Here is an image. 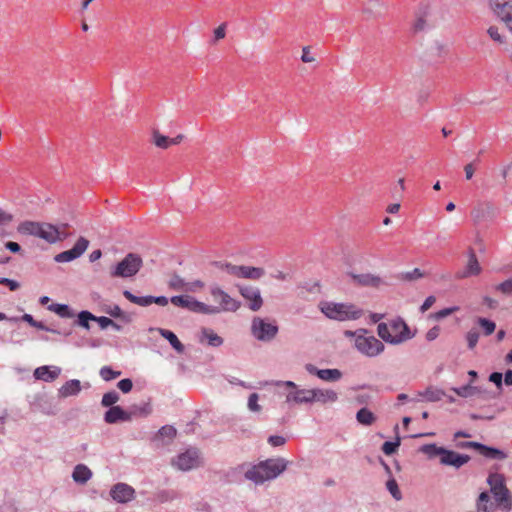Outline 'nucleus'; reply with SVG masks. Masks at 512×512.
I'll return each instance as SVG.
<instances>
[{
	"label": "nucleus",
	"mask_w": 512,
	"mask_h": 512,
	"mask_svg": "<svg viewBox=\"0 0 512 512\" xmlns=\"http://www.w3.org/2000/svg\"><path fill=\"white\" fill-rule=\"evenodd\" d=\"M320 310L326 317L337 321L356 320L363 315L362 309L347 303L322 302Z\"/></svg>",
	"instance_id": "f257e3e1"
},
{
	"label": "nucleus",
	"mask_w": 512,
	"mask_h": 512,
	"mask_svg": "<svg viewBox=\"0 0 512 512\" xmlns=\"http://www.w3.org/2000/svg\"><path fill=\"white\" fill-rule=\"evenodd\" d=\"M355 347L367 357H376L384 351V344L373 335H368L366 329L356 330Z\"/></svg>",
	"instance_id": "f03ea898"
},
{
	"label": "nucleus",
	"mask_w": 512,
	"mask_h": 512,
	"mask_svg": "<svg viewBox=\"0 0 512 512\" xmlns=\"http://www.w3.org/2000/svg\"><path fill=\"white\" fill-rule=\"evenodd\" d=\"M143 266L139 254L128 253L120 262L110 270L111 277L129 278L135 276Z\"/></svg>",
	"instance_id": "7ed1b4c3"
},
{
	"label": "nucleus",
	"mask_w": 512,
	"mask_h": 512,
	"mask_svg": "<svg viewBox=\"0 0 512 512\" xmlns=\"http://www.w3.org/2000/svg\"><path fill=\"white\" fill-rule=\"evenodd\" d=\"M279 327L275 320L254 317L251 322L252 336L261 342H271L278 334Z\"/></svg>",
	"instance_id": "20e7f679"
},
{
	"label": "nucleus",
	"mask_w": 512,
	"mask_h": 512,
	"mask_svg": "<svg viewBox=\"0 0 512 512\" xmlns=\"http://www.w3.org/2000/svg\"><path fill=\"white\" fill-rule=\"evenodd\" d=\"M173 467L181 471H189L202 466V458L199 449L195 447L188 448L172 459Z\"/></svg>",
	"instance_id": "39448f33"
},
{
	"label": "nucleus",
	"mask_w": 512,
	"mask_h": 512,
	"mask_svg": "<svg viewBox=\"0 0 512 512\" xmlns=\"http://www.w3.org/2000/svg\"><path fill=\"white\" fill-rule=\"evenodd\" d=\"M171 303L175 306L185 308L189 311L200 313V314H217V310L214 308H210L209 305L196 300L195 298L189 295H177L173 296L170 299Z\"/></svg>",
	"instance_id": "423d86ee"
},
{
	"label": "nucleus",
	"mask_w": 512,
	"mask_h": 512,
	"mask_svg": "<svg viewBox=\"0 0 512 512\" xmlns=\"http://www.w3.org/2000/svg\"><path fill=\"white\" fill-rule=\"evenodd\" d=\"M210 294L213 297V300L217 302L219 306L209 305V307L216 309L217 313L221 311L235 312L241 306V303L238 300L232 298L228 293H226L218 286H212L210 289Z\"/></svg>",
	"instance_id": "0eeeda50"
},
{
	"label": "nucleus",
	"mask_w": 512,
	"mask_h": 512,
	"mask_svg": "<svg viewBox=\"0 0 512 512\" xmlns=\"http://www.w3.org/2000/svg\"><path fill=\"white\" fill-rule=\"evenodd\" d=\"M496 17L503 21L512 33V0H489Z\"/></svg>",
	"instance_id": "6e6552de"
},
{
	"label": "nucleus",
	"mask_w": 512,
	"mask_h": 512,
	"mask_svg": "<svg viewBox=\"0 0 512 512\" xmlns=\"http://www.w3.org/2000/svg\"><path fill=\"white\" fill-rule=\"evenodd\" d=\"M68 227V224H61L59 227L49 223H42L39 230L38 237L44 239L48 243H56L64 240L68 237V234L64 230Z\"/></svg>",
	"instance_id": "1a4fd4ad"
},
{
	"label": "nucleus",
	"mask_w": 512,
	"mask_h": 512,
	"mask_svg": "<svg viewBox=\"0 0 512 512\" xmlns=\"http://www.w3.org/2000/svg\"><path fill=\"white\" fill-rule=\"evenodd\" d=\"M458 446L460 448H473L488 459L504 460L507 458V454L504 451L475 441L462 442Z\"/></svg>",
	"instance_id": "9d476101"
},
{
	"label": "nucleus",
	"mask_w": 512,
	"mask_h": 512,
	"mask_svg": "<svg viewBox=\"0 0 512 512\" xmlns=\"http://www.w3.org/2000/svg\"><path fill=\"white\" fill-rule=\"evenodd\" d=\"M390 330L394 339V345L404 343L415 336L406 322L401 318L390 321Z\"/></svg>",
	"instance_id": "9b49d317"
},
{
	"label": "nucleus",
	"mask_w": 512,
	"mask_h": 512,
	"mask_svg": "<svg viewBox=\"0 0 512 512\" xmlns=\"http://www.w3.org/2000/svg\"><path fill=\"white\" fill-rule=\"evenodd\" d=\"M88 246L89 241L84 237H80L71 249L57 254L54 260L58 263L73 261L79 258L86 251Z\"/></svg>",
	"instance_id": "f8f14e48"
},
{
	"label": "nucleus",
	"mask_w": 512,
	"mask_h": 512,
	"mask_svg": "<svg viewBox=\"0 0 512 512\" xmlns=\"http://www.w3.org/2000/svg\"><path fill=\"white\" fill-rule=\"evenodd\" d=\"M240 295L248 302L252 311H258L263 305L260 289L250 285L238 286Z\"/></svg>",
	"instance_id": "ddd939ff"
},
{
	"label": "nucleus",
	"mask_w": 512,
	"mask_h": 512,
	"mask_svg": "<svg viewBox=\"0 0 512 512\" xmlns=\"http://www.w3.org/2000/svg\"><path fill=\"white\" fill-rule=\"evenodd\" d=\"M135 414L136 411H126L121 406H112L104 413V421L107 424L130 422Z\"/></svg>",
	"instance_id": "4468645a"
},
{
	"label": "nucleus",
	"mask_w": 512,
	"mask_h": 512,
	"mask_svg": "<svg viewBox=\"0 0 512 512\" xmlns=\"http://www.w3.org/2000/svg\"><path fill=\"white\" fill-rule=\"evenodd\" d=\"M347 275L351 278L353 284L362 287L379 288L386 284L381 277L371 273L356 274L349 272Z\"/></svg>",
	"instance_id": "2eb2a0df"
},
{
	"label": "nucleus",
	"mask_w": 512,
	"mask_h": 512,
	"mask_svg": "<svg viewBox=\"0 0 512 512\" xmlns=\"http://www.w3.org/2000/svg\"><path fill=\"white\" fill-rule=\"evenodd\" d=\"M470 461V456L466 454H460L452 450L445 448L442 457L440 458V464L444 466H451L455 469L461 468L463 465Z\"/></svg>",
	"instance_id": "dca6fc26"
},
{
	"label": "nucleus",
	"mask_w": 512,
	"mask_h": 512,
	"mask_svg": "<svg viewBox=\"0 0 512 512\" xmlns=\"http://www.w3.org/2000/svg\"><path fill=\"white\" fill-rule=\"evenodd\" d=\"M110 496L118 503H127L134 498L135 490L126 483H117L111 488Z\"/></svg>",
	"instance_id": "f3484780"
},
{
	"label": "nucleus",
	"mask_w": 512,
	"mask_h": 512,
	"mask_svg": "<svg viewBox=\"0 0 512 512\" xmlns=\"http://www.w3.org/2000/svg\"><path fill=\"white\" fill-rule=\"evenodd\" d=\"M245 478L254 482L256 485H261L266 481L274 479L273 477H270V474L267 473L262 461L249 468L245 472Z\"/></svg>",
	"instance_id": "a211bd4d"
},
{
	"label": "nucleus",
	"mask_w": 512,
	"mask_h": 512,
	"mask_svg": "<svg viewBox=\"0 0 512 512\" xmlns=\"http://www.w3.org/2000/svg\"><path fill=\"white\" fill-rule=\"evenodd\" d=\"M495 208L490 203H481L473 208L471 216L475 224L482 221L492 220L495 217Z\"/></svg>",
	"instance_id": "6ab92c4d"
},
{
	"label": "nucleus",
	"mask_w": 512,
	"mask_h": 512,
	"mask_svg": "<svg viewBox=\"0 0 512 512\" xmlns=\"http://www.w3.org/2000/svg\"><path fill=\"white\" fill-rule=\"evenodd\" d=\"M262 462L266 468L267 473L270 474V477H273L274 479L283 473L289 464L287 460L281 457L269 458Z\"/></svg>",
	"instance_id": "aec40b11"
},
{
	"label": "nucleus",
	"mask_w": 512,
	"mask_h": 512,
	"mask_svg": "<svg viewBox=\"0 0 512 512\" xmlns=\"http://www.w3.org/2000/svg\"><path fill=\"white\" fill-rule=\"evenodd\" d=\"M481 272V267L476 257L475 251L472 248L468 250V263L463 272L457 273V278L462 279L469 276L478 275Z\"/></svg>",
	"instance_id": "412c9836"
},
{
	"label": "nucleus",
	"mask_w": 512,
	"mask_h": 512,
	"mask_svg": "<svg viewBox=\"0 0 512 512\" xmlns=\"http://www.w3.org/2000/svg\"><path fill=\"white\" fill-rule=\"evenodd\" d=\"M276 386L285 387L287 392L285 394V402L287 404H298L300 405L299 386L293 381H277Z\"/></svg>",
	"instance_id": "4be33fe9"
},
{
	"label": "nucleus",
	"mask_w": 512,
	"mask_h": 512,
	"mask_svg": "<svg viewBox=\"0 0 512 512\" xmlns=\"http://www.w3.org/2000/svg\"><path fill=\"white\" fill-rule=\"evenodd\" d=\"M61 374V368L57 366H41L35 369L34 377L44 382H52Z\"/></svg>",
	"instance_id": "5701e85b"
},
{
	"label": "nucleus",
	"mask_w": 512,
	"mask_h": 512,
	"mask_svg": "<svg viewBox=\"0 0 512 512\" xmlns=\"http://www.w3.org/2000/svg\"><path fill=\"white\" fill-rule=\"evenodd\" d=\"M496 502L502 505L505 509H510L512 500L509 490L506 488L504 483H498L497 486L493 487L492 491Z\"/></svg>",
	"instance_id": "b1692460"
},
{
	"label": "nucleus",
	"mask_w": 512,
	"mask_h": 512,
	"mask_svg": "<svg viewBox=\"0 0 512 512\" xmlns=\"http://www.w3.org/2000/svg\"><path fill=\"white\" fill-rule=\"evenodd\" d=\"M81 382L77 379H71L65 382L59 389L58 395L60 398H67L70 396H77L81 392Z\"/></svg>",
	"instance_id": "393cba45"
},
{
	"label": "nucleus",
	"mask_w": 512,
	"mask_h": 512,
	"mask_svg": "<svg viewBox=\"0 0 512 512\" xmlns=\"http://www.w3.org/2000/svg\"><path fill=\"white\" fill-rule=\"evenodd\" d=\"M338 400V394L332 389L314 388V403H334Z\"/></svg>",
	"instance_id": "a878e982"
},
{
	"label": "nucleus",
	"mask_w": 512,
	"mask_h": 512,
	"mask_svg": "<svg viewBox=\"0 0 512 512\" xmlns=\"http://www.w3.org/2000/svg\"><path fill=\"white\" fill-rule=\"evenodd\" d=\"M19 320L27 322L32 327H35L37 329L44 330V331H47V332H51V333H54V334H62V335H65V336H69L71 334V331H60V330L48 327L43 322L36 321L33 318V316L30 315V314H24L21 318H19Z\"/></svg>",
	"instance_id": "bb28decb"
},
{
	"label": "nucleus",
	"mask_w": 512,
	"mask_h": 512,
	"mask_svg": "<svg viewBox=\"0 0 512 512\" xmlns=\"http://www.w3.org/2000/svg\"><path fill=\"white\" fill-rule=\"evenodd\" d=\"M92 471L84 464H78L74 467L72 478L78 484H86L92 477Z\"/></svg>",
	"instance_id": "cd10ccee"
},
{
	"label": "nucleus",
	"mask_w": 512,
	"mask_h": 512,
	"mask_svg": "<svg viewBox=\"0 0 512 512\" xmlns=\"http://www.w3.org/2000/svg\"><path fill=\"white\" fill-rule=\"evenodd\" d=\"M265 275V270L261 267H252L240 265V274L238 278L258 280Z\"/></svg>",
	"instance_id": "c85d7f7f"
},
{
	"label": "nucleus",
	"mask_w": 512,
	"mask_h": 512,
	"mask_svg": "<svg viewBox=\"0 0 512 512\" xmlns=\"http://www.w3.org/2000/svg\"><path fill=\"white\" fill-rule=\"evenodd\" d=\"M41 224L42 223L35 221H23L18 225L17 231L23 235H32L38 237Z\"/></svg>",
	"instance_id": "c756f323"
},
{
	"label": "nucleus",
	"mask_w": 512,
	"mask_h": 512,
	"mask_svg": "<svg viewBox=\"0 0 512 512\" xmlns=\"http://www.w3.org/2000/svg\"><path fill=\"white\" fill-rule=\"evenodd\" d=\"M158 332L159 334L165 338L169 343L170 345L178 352V353H183L184 352V345L180 342V340L178 339V337L175 335V333H173L172 331L170 330H167V329H163V328H158Z\"/></svg>",
	"instance_id": "7c9ffc66"
},
{
	"label": "nucleus",
	"mask_w": 512,
	"mask_h": 512,
	"mask_svg": "<svg viewBox=\"0 0 512 512\" xmlns=\"http://www.w3.org/2000/svg\"><path fill=\"white\" fill-rule=\"evenodd\" d=\"M207 341L208 345L212 347H219L223 344V339L213 330L208 328H203L201 330L200 342Z\"/></svg>",
	"instance_id": "2f4dec72"
},
{
	"label": "nucleus",
	"mask_w": 512,
	"mask_h": 512,
	"mask_svg": "<svg viewBox=\"0 0 512 512\" xmlns=\"http://www.w3.org/2000/svg\"><path fill=\"white\" fill-rule=\"evenodd\" d=\"M444 450V447H439L434 443L424 444L419 449V451L425 454L429 459H434L436 457H439L440 459L444 453Z\"/></svg>",
	"instance_id": "473e14b6"
},
{
	"label": "nucleus",
	"mask_w": 512,
	"mask_h": 512,
	"mask_svg": "<svg viewBox=\"0 0 512 512\" xmlns=\"http://www.w3.org/2000/svg\"><path fill=\"white\" fill-rule=\"evenodd\" d=\"M357 421L365 426H370L376 421V416L368 408L364 407L356 413Z\"/></svg>",
	"instance_id": "72a5a7b5"
},
{
	"label": "nucleus",
	"mask_w": 512,
	"mask_h": 512,
	"mask_svg": "<svg viewBox=\"0 0 512 512\" xmlns=\"http://www.w3.org/2000/svg\"><path fill=\"white\" fill-rule=\"evenodd\" d=\"M342 372L339 369H321L319 379L326 382H336L342 378Z\"/></svg>",
	"instance_id": "f704fd0d"
},
{
	"label": "nucleus",
	"mask_w": 512,
	"mask_h": 512,
	"mask_svg": "<svg viewBox=\"0 0 512 512\" xmlns=\"http://www.w3.org/2000/svg\"><path fill=\"white\" fill-rule=\"evenodd\" d=\"M123 295L127 300L139 306L147 307L151 305V296H136L128 290H125Z\"/></svg>",
	"instance_id": "c9c22d12"
},
{
	"label": "nucleus",
	"mask_w": 512,
	"mask_h": 512,
	"mask_svg": "<svg viewBox=\"0 0 512 512\" xmlns=\"http://www.w3.org/2000/svg\"><path fill=\"white\" fill-rule=\"evenodd\" d=\"M48 310L56 313L62 318H72L74 317V313L71 311L68 305L66 304H51L48 306Z\"/></svg>",
	"instance_id": "e433bc0d"
},
{
	"label": "nucleus",
	"mask_w": 512,
	"mask_h": 512,
	"mask_svg": "<svg viewBox=\"0 0 512 512\" xmlns=\"http://www.w3.org/2000/svg\"><path fill=\"white\" fill-rule=\"evenodd\" d=\"M378 336L385 342L394 345V339L390 330V323H379L377 326Z\"/></svg>",
	"instance_id": "4c0bfd02"
},
{
	"label": "nucleus",
	"mask_w": 512,
	"mask_h": 512,
	"mask_svg": "<svg viewBox=\"0 0 512 512\" xmlns=\"http://www.w3.org/2000/svg\"><path fill=\"white\" fill-rule=\"evenodd\" d=\"M152 140L153 143L161 149H167L169 146H171L170 138L162 135L157 129L153 130L152 132Z\"/></svg>",
	"instance_id": "58836bf2"
},
{
	"label": "nucleus",
	"mask_w": 512,
	"mask_h": 512,
	"mask_svg": "<svg viewBox=\"0 0 512 512\" xmlns=\"http://www.w3.org/2000/svg\"><path fill=\"white\" fill-rule=\"evenodd\" d=\"M444 395L442 390L436 388H427L424 392L420 393V396L424 397L425 400L429 402L440 401Z\"/></svg>",
	"instance_id": "ea45409f"
},
{
	"label": "nucleus",
	"mask_w": 512,
	"mask_h": 512,
	"mask_svg": "<svg viewBox=\"0 0 512 512\" xmlns=\"http://www.w3.org/2000/svg\"><path fill=\"white\" fill-rule=\"evenodd\" d=\"M119 399V393L116 392L115 390H111L102 396L101 405L103 407L111 408L112 406H116L115 404L119 401Z\"/></svg>",
	"instance_id": "a19ab883"
},
{
	"label": "nucleus",
	"mask_w": 512,
	"mask_h": 512,
	"mask_svg": "<svg viewBox=\"0 0 512 512\" xmlns=\"http://www.w3.org/2000/svg\"><path fill=\"white\" fill-rule=\"evenodd\" d=\"M94 319H95V315H93L89 311L84 310L78 314L75 324L88 330V329H90L89 322L94 321Z\"/></svg>",
	"instance_id": "79ce46f5"
},
{
	"label": "nucleus",
	"mask_w": 512,
	"mask_h": 512,
	"mask_svg": "<svg viewBox=\"0 0 512 512\" xmlns=\"http://www.w3.org/2000/svg\"><path fill=\"white\" fill-rule=\"evenodd\" d=\"M168 286L175 291H185L186 282L182 277L174 273L168 282Z\"/></svg>",
	"instance_id": "37998d69"
},
{
	"label": "nucleus",
	"mask_w": 512,
	"mask_h": 512,
	"mask_svg": "<svg viewBox=\"0 0 512 512\" xmlns=\"http://www.w3.org/2000/svg\"><path fill=\"white\" fill-rule=\"evenodd\" d=\"M452 390L460 397L468 398L474 396L478 389L470 384L458 387V388H452Z\"/></svg>",
	"instance_id": "c03bdc74"
},
{
	"label": "nucleus",
	"mask_w": 512,
	"mask_h": 512,
	"mask_svg": "<svg viewBox=\"0 0 512 512\" xmlns=\"http://www.w3.org/2000/svg\"><path fill=\"white\" fill-rule=\"evenodd\" d=\"M479 337H480V333L476 327L471 328L466 333L465 338L467 341L468 349L473 350L476 347Z\"/></svg>",
	"instance_id": "a18cd8bd"
},
{
	"label": "nucleus",
	"mask_w": 512,
	"mask_h": 512,
	"mask_svg": "<svg viewBox=\"0 0 512 512\" xmlns=\"http://www.w3.org/2000/svg\"><path fill=\"white\" fill-rule=\"evenodd\" d=\"M424 277V273L419 269L415 268L409 272H402L398 275V278L403 281L412 282Z\"/></svg>",
	"instance_id": "49530a36"
},
{
	"label": "nucleus",
	"mask_w": 512,
	"mask_h": 512,
	"mask_svg": "<svg viewBox=\"0 0 512 512\" xmlns=\"http://www.w3.org/2000/svg\"><path fill=\"white\" fill-rule=\"evenodd\" d=\"M477 324L483 329V333L485 336L491 335L496 329V324L493 321L486 318L479 317L477 319Z\"/></svg>",
	"instance_id": "de8ad7c7"
},
{
	"label": "nucleus",
	"mask_w": 512,
	"mask_h": 512,
	"mask_svg": "<svg viewBox=\"0 0 512 512\" xmlns=\"http://www.w3.org/2000/svg\"><path fill=\"white\" fill-rule=\"evenodd\" d=\"M99 374L104 381H111L121 375V371L113 370L110 366H103Z\"/></svg>",
	"instance_id": "09e8293b"
},
{
	"label": "nucleus",
	"mask_w": 512,
	"mask_h": 512,
	"mask_svg": "<svg viewBox=\"0 0 512 512\" xmlns=\"http://www.w3.org/2000/svg\"><path fill=\"white\" fill-rule=\"evenodd\" d=\"M300 405L301 404H312L314 403V388L305 389L299 387Z\"/></svg>",
	"instance_id": "8fccbe9b"
},
{
	"label": "nucleus",
	"mask_w": 512,
	"mask_h": 512,
	"mask_svg": "<svg viewBox=\"0 0 512 512\" xmlns=\"http://www.w3.org/2000/svg\"><path fill=\"white\" fill-rule=\"evenodd\" d=\"M213 265L215 267H227V273L229 275H232V276H235V277H239L240 265H233L231 263L222 262V261L213 262Z\"/></svg>",
	"instance_id": "3c124183"
},
{
	"label": "nucleus",
	"mask_w": 512,
	"mask_h": 512,
	"mask_svg": "<svg viewBox=\"0 0 512 512\" xmlns=\"http://www.w3.org/2000/svg\"><path fill=\"white\" fill-rule=\"evenodd\" d=\"M386 487L395 500L399 501L402 499L401 491L395 479H389L386 483Z\"/></svg>",
	"instance_id": "603ef678"
},
{
	"label": "nucleus",
	"mask_w": 512,
	"mask_h": 512,
	"mask_svg": "<svg viewBox=\"0 0 512 512\" xmlns=\"http://www.w3.org/2000/svg\"><path fill=\"white\" fill-rule=\"evenodd\" d=\"M400 446V437H397L395 441H386L382 445V451L386 455H392L396 452L397 448Z\"/></svg>",
	"instance_id": "864d4df0"
},
{
	"label": "nucleus",
	"mask_w": 512,
	"mask_h": 512,
	"mask_svg": "<svg viewBox=\"0 0 512 512\" xmlns=\"http://www.w3.org/2000/svg\"><path fill=\"white\" fill-rule=\"evenodd\" d=\"M157 436L171 440L176 436V429L170 425L163 426L159 429Z\"/></svg>",
	"instance_id": "5fc2aeb1"
},
{
	"label": "nucleus",
	"mask_w": 512,
	"mask_h": 512,
	"mask_svg": "<svg viewBox=\"0 0 512 512\" xmlns=\"http://www.w3.org/2000/svg\"><path fill=\"white\" fill-rule=\"evenodd\" d=\"M258 400H259V395L257 393H252L249 395L247 406L251 412H260L261 411V406L258 404Z\"/></svg>",
	"instance_id": "6e6d98bb"
},
{
	"label": "nucleus",
	"mask_w": 512,
	"mask_h": 512,
	"mask_svg": "<svg viewBox=\"0 0 512 512\" xmlns=\"http://www.w3.org/2000/svg\"><path fill=\"white\" fill-rule=\"evenodd\" d=\"M130 411H136L134 416H147L151 413V407L149 404H144L143 406L133 405Z\"/></svg>",
	"instance_id": "4d7b16f0"
},
{
	"label": "nucleus",
	"mask_w": 512,
	"mask_h": 512,
	"mask_svg": "<svg viewBox=\"0 0 512 512\" xmlns=\"http://www.w3.org/2000/svg\"><path fill=\"white\" fill-rule=\"evenodd\" d=\"M497 290L501 291L503 294L511 295L512 294V277L500 283L497 286Z\"/></svg>",
	"instance_id": "13d9d810"
},
{
	"label": "nucleus",
	"mask_w": 512,
	"mask_h": 512,
	"mask_svg": "<svg viewBox=\"0 0 512 512\" xmlns=\"http://www.w3.org/2000/svg\"><path fill=\"white\" fill-rule=\"evenodd\" d=\"M117 387L123 392V393H129L133 388L132 380L129 378L122 379L118 382Z\"/></svg>",
	"instance_id": "bf43d9fd"
},
{
	"label": "nucleus",
	"mask_w": 512,
	"mask_h": 512,
	"mask_svg": "<svg viewBox=\"0 0 512 512\" xmlns=\"http://www.w3.org/2000/svg\"><path fill=\"white\" fill-rule=\"evenodd\" d=\"M204 287V283L201 280H195L193 282H186L185 292H196Z\"/></svg>",
	"instance_id": "052dcab7"
},
{
	"label": "nucleus",
	"mask_w": 512,
	"mask_h": 512,
	"mask_svg": "<svg viewBox=\"0 0 512 512\" xmlns=\"http://www.w3.org/2000/svg\"><path fill=\"white\" fill-rule=\"evenodd\" d=\"M431 53L433 55L441 57L446 53V47L442 43L436 41L431 47Z\"/></svg>",
	"instance_id": "680f3d73"
},
{
	"label": "nucleus",
	"mask_w": 512,
	"mask_h": 512,
	"mask_svg": "<svg viewBox=\"0 0 512 512\" xmlns=\"http://www.w3.org/2000/svg\"><path fill=\"white\" fill-rule=\"evenodd\" d=\"M13 215L0 208V226L8 225L13 221Z\"/></svg>",
	"instance_id": "e2e57ef3"
},
{
	"label": "nucleus",
	"mask_w": 512,
	"mask_h": 512,
	"mask_svg": "<svg viewBox=\"0 0 512 512\" xmlns=\"http://www.w3.org/2000/svg\"><path fill=\"white\" fill-rule=\"evenodd\" d=\"M487 33L489 34L491 39H493L494 41L499 42V43L504 42V39L501 36V34L499 33V30L497 27H495V26L489 27V29L487 30Z\"/></svg>",
	"instance_id": "0e129e2a"
},
{
	"label": "nucleus",
	"mask_w": 512,
	"mask_h": 512,
	"mask_svg": "<svg viewBox=\"0 0 512 512\" xmlns=\"http://www.w3.org/2000/svg\"><path fill=\"white\" fill-rule=\"evenodd\" d=\"M0 284L6 285L11 291H16L20 287L17 281L4 277H0Z\"/></svg>",
	"instance_id": "69168bd1"
},
{
	"label": "nucleus",
	"mask_w": 512,
	"mask_h": 512,
	"mask_svg": "<svg viewBox=\"0 0 512 512\" xmlns=\"http://www.w3.org/2000/svg\"><path fill=\"white\" fill-rule=\"evenodd\" d=\"M458 308L457 307H450V308H444L438 312H436L433 317L436 319V320H440V319H443L449 315H451L454 311H456Z\"/></svg>",
	"instance_id": "338daca9"
},
{
	"label": "nucleus",
	"mask_w": 512,
	"mask_h": 512,
	"mask_svg": "<svg viewBox=\"0 0 512 512\" xmlns=\"http://www.w3.org/2000/svg\"><path fill=\"white\" fill-rule=\"evenodd\" d=\"M268 443L274 447L283 446L286 443V439L283 436L271 435L268 438Z\"/></svg>",
	"instance_id": "774afa93"
}]
</instances>
